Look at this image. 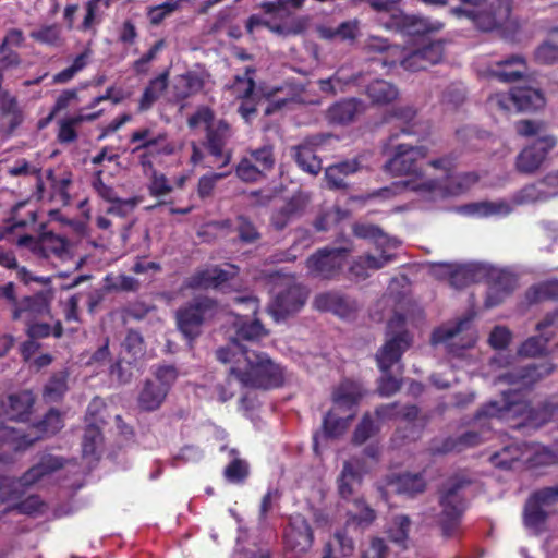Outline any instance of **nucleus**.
<instances>
[{
	"label": "nucleus",
	"instance_id": "f257e3e1",
	"mask_svg": "<svg viewBox=\"0 0 558 558\" xmlns=\"http://www.w3.org/2000/svg\"><path fill=\"white\" fill-rule=\"evenodd\" d=\"M236 337L226 347L217 350V359L221 363H230V377H234L242 386L256 388H276L282 385L284 372L274 363L267 354L248 350L241 340L258 341L267 335L259 322L247 323L242 317L234 322Z\"/></svg>",
	"mask_w": 558,
	"mask_h": 558
},
{
	"label": "nucleus",
	"instance_id": "f03ea898",
	"mask_svg": "<svg viewBox=\"0 0 558 558\" xmlns=\"http://www.w3.org/2000/svg\"><path fill=\"white\" fill-rule=\"evenodd\" d=\"M427 154L428 151L425 146L399 144L393 156L387 161L385 167L391 174L405 177L407 179L369 194L368 198L378 197L387 199L409 190L424 201L426 193L437 192L433 181L434 174L440 166L448 170L449 159L440 158L424 165L420 163L421 160L426 158Z\"/></svg>",
	"mask_w": 558,
	"mask_h": 558
},
{
	"label": "nucleus",
	"instance_id": "7ed1b4c3",
	"mask_svg": "<svg viewBox=\"0 0 558 558\" xmlns=\"http://www.w3.org/2000/svg\"><path fill=\"white\" fill-rule=\"evenodd\" d=\"M495 421L506 422L514 428H539L553 423L558 429V399L550 397L539 408L532 409L520 391L502 392L500 400L488 402L475 416V425L480 427L492 426Z\"/></svg>",
	"mask_w": 558,
	"mask_h": 558
},
{
	"label": "nucleus",
	"instance_id": "20e7f679",
	"mask_svg": "<svg viewBox=\"0 0 558 558\" xmlns=\"http://www.w3.org/2000/svg\"><path fill=\"white\" fill-rule=\"evenodd\" d=\"M558 194V171L548 174L544 181L522 189L512 202L505 199L474 202L461 206L458 211L464 216L475 218L505 217L515 205L534 203L547 199Z\"/></svg>",
	"mask_w": 558,
	"mask_h": 558
},
{
	"label": "nucleus",
	"instance_id": "39448f33",
	"mask_svg": "<svg viewBox=\"0 0 558 558\" xmlns=\"http://www.w3.org/2000/svg\"><path fill=\"white\" fill-rule=\"evenodd\" d=\"M490 462L500 469L522 466L537 468L558 463V442L553 446L511 442L490 457Z\"/></svg>",
	"mask_w": 558,
	"mask_h": 558
},
{
	"label": "nucleus",
	"instance_id": "423d86ee",
	"mask_svg": "<svg viewBox=\"0 0 558 558\" xmlns=\"http://www.w3.org/2000/svg\"><path fill=\"white\" fill-rule=\"evenodd\" d=\"M554 368V364L549 362L539 365L529 364L520 366L517 364L515 357L498 352L490 360L486 376L490 377L495 384L530 387L541 378L549 375Z\"/></svg>",
	"mask_w": 558,
	"mask_h": 558
},
{
	"label": "nucleus",
	"instance_id": "0eeeda50",
	"mask_svg": "<svg viewBox=\"0 0 558 558\" xmlns=\"http://www.w3.org/2000/svg\"><path fill=\"white\" fill-rule=\"evenodd\" d=\"M405 319V317L396 314L389 320V333L396 332V335L386 341L376 355L378 366L383 372L378 386V391L381 396H390L400 387L399 380L390 376L388 371L400 361L402 353L410 347L411 338L409 333L407 331H397V329L404 324Z\"/></svg>",
	"mask_w": 558,
	"mask_h": 558
},
{
	"label": "nucleus",
	"instance_id": "6e6552de",
	"mask_svg": "<svg viewBox=\"0 0 558 558\" xmlns=\"http://www.w3.org/2000/svg\"><path fill=\"white\" fill-rule=\"evenodd\" d=\"M363 396L359 383L345 380L335 390L332 409L324 418V434L327 437H339L347 432L356 414L355 407Z\"/></svg>",
	"mask_w": 558,
	"mask_h": 558
},
{
	"label": "nucleus",
	"instance_id": "1a4fd4ad",
	"mask_svg": "<svg viewBox=\"0 0 558 558\" xmlns=\"http://www.w3.org/2000/svg\"><path fill=\"white\" fill-rule=\"evenodd\" d=\"M51 298V291H46L34 298H26L22 304L14 310V319H21L25 323L29 338H43L50 333L54 337L61 336L62 328L59 322L51 327L45 320V318L50 315L49 304Z\"/></svg>",
	"mask_w": 558,
	"mask_h": 558
},
{
	"label": "nucleus",
	"instance_id": "9d476101",
	"mask_svg": "<svg viewBox=\"0 0 558 558\" xmlns=\"http://www.w3.org/2000/svg\"><path fill=\"white\" fill-rule=\"evenodd\" d=\"M354 233L359 238L374 239L376 248L381 251L380 256L365 255L355 260L350 267V272L357 279L368 277L369 270H377L393 259L392 250L399 245L397 239L389 238L378 228L371 225H356Z\"/></svg>",
	"mask_w": 558,
	"mask_h": 558
},
{
	"label": "nucleus",
	"instance_id": "9b49d317",
	"mask_svg": "<svg viewBox=\"0 0 558 558\" xmlns=\"http://www.w3.org/2000/svg\"><path fill=\"white\" fill-rule=\"evenodd\" d=\"M272 301L269 313L276 322L299 312L305 304L307 291L292 276L276 274L271 277Z\"/></svg>",
	"mask_w": 558,
	"mask_h": 558
},
{
	"label": "nucleus",
	"instance_id": "f8f14e48",
	"mask_svg": "<svg viewBox=\"0 0 558 558\" xmlns=\"http://www.w3.org/2000/svg\"><path fill=\"white\" fill-rule=\"evenodd\" d=\"M460 7L452 8L450 13L458 19L470 20L482 31H493L504 26L510 19L512 0H496L490 11H481L486 0H459Z\"/></svg>",
	"mask_w": 558,
	"mask_h": 558
},
{
	"label": "nucleus",
	"instance_id": "ddd939ff",
	"mask_svg": "<svg viewBox=\"0 0 558 558\" xmlns=\"http://www.w3.org/2000/svg\"><path fill=\"white\" fill-rule=\"evenodd\" d=\"M189 125L192 129L206 130L208 150L215 159L209 167L221 168L230 162L231 154L223 149L230 136L228 124L222 121H215L213 112L207 107H203L189 119Z\"/></svg>",
	"mask_w": 558,
	"mask_h": 558
},
{
	"label": "nucleus",
	"instance_id": "4468645a",
	"mask_svg": "<svg viewBox=\"0 0 558 558\" xmlns=\"http://www.w3.org/2000/svg\"><path fill=\"white\" fill-rule=\"evenodd\" d=\"M434 344H444L452 357H464L465 352L477 341V331L472 326V316L465 315L456 322H449L433 333Z\"/></svg>",
	"mask_w": 558,
	"mask_h": 558
},
{
	"label": "nucleus",
	"instance_id": "2eb2a0df",
	"mask_svg": "<svg viewBox=\"0 0 558 558\" xmlns=\"http://www.w3.org/2000/svg\"><path fill=\"white\" fill-rule=\"evenodd\" d=\"M433 274L440 279H447L457 289L472 282L482 281L485 275L500 276L496 267L484 263L449 264L439 263L433 266Z\"/></svg>",
	"mask_w": 558,
	"mask_h": 558
},
{
	"label": "nucleus",
	"instance_id": "dca6fc26",
	"mask_svg": "<svg viewBox=\"0 0 558 558\" xmlns=\"http://www.w3.org/2000/svg\"><path fill=\"white\" fill-rule=\"evenodd\" d=\"M452 167V161L449 159L448 170H445L444 166L438 168L433 178L437 193H426L424 202L429 203L430 205H436L438 202L447 197L464 193L476 183L477 177L474 173L450 175Z\"/></svg>",
	"mask_w": 558,
	"mask_h": 558
},
{
	"label": "nucleus",
	"instance_id": "f3484780",
	"mask_svg": "<svg viewBox=\"0 0 558 558\" xmlns=\"http://www.w3.org/2000/svg\"><path fill=\"white\" fill-rule=\"evenodd\" d=\"M556 504H558V484L533 493L524 507V526L533 534L541 533L547 519V509Z\"/></svg>",
	"mask_w": 558,
	"mask_h": 558
},
{
	"label": "nucleus",
	"instance_id": "a211bd4d",
	"mask_svg": "<svg viewBox=\"0 0 558 558\" xmlns=\"http://www.w3.org/2000/svg\"><path fill=\"white\" fill-rule=\"evenodd\" d=\"M178 377L173 366H160L155 372V378L148 379L138 396V404L143 410H157L165 401L171 386Z\"/></svg>",
	"mask_w": 558,
	"mask_h": 558
},
{
	"label": "nucleus",
	"instance_id": "6ab92c4d",
	"mask_svg": "<svg viewBox=\"0 0 558 558\" xmlns=\"http://www.w3.org/2000/svg\"><path fill=\"white\" fill-rule=\"evenodd\" d=\"M62 466V460L58 457L47 456L41 462L29 469L19 481L0 480V500L11 502L20 497L19 487L37 483L44 476Z\"/></svg>",
	"mask_w": 558,
	"mask_h": 558
},
{
	"label": "nucleus",
	"instance_id": "aec40b11",
	"mask_svg": "<svg viewBox=\"0 0 558 558\" xmlns=\"http://www.w3.org/2000/svg\"><path fill=\"white\" fill-rule=\"evenodd\" d=\"M216 313V304L207 299H196L193 304L181 308L177 313V323L183 336L192 341L201 333L203 323Z\"/></svg>",
	"mask_w": 558,
	"mask_h": 558
},
{
	"label": "nucleus",
	"instance_id": "412c9836",
	"mask_svg": "<svg viewBox=\"0 0 558 558\" xmlns=\"http://www.w3.org/2000/svg\"><path fill=\"white\" fill-rule=\"evenodd\" d=\"M460 484H453L441 494L438 514V524L445 537H453L460 526L461 515L464 510L463 499L460 495Z\"/></svg>",
	"mask_w": 558,
	"mask_h": 558
},
{
	"label": "nucleus",
	"instance_id": "4be33fe9",
	"mask_svg": "<svg viewBox=\"0 0 558 558\" xmlns=\"http://www.w3.org/2000/svg\"><path fill=\"white\" fill-rule=\"evenodd\" d=\"M442 57L444 41L436 40L409 51L402 48L401 56H395V59L396 64L399 62L404 70L416 72L439 63Z\"/></svg>",
	"mask_w": 558,
	"mask_h": 558
},
{
	"label": "nucleus",
	"instance_id": "5701e85b",
	"mask_svg": "<svg viewBox=\"0 0 558 558\" xmlns=\"http://www.w3.org/2000/svg\"><path fill=\"white\" fill-rule=\"evenodd\" d=\"M16 244L28 247L34 254L46 258L57 257L64 260L70 257L69 242L53 233H45L38 239L29 235H19Z\"/></svg>",
	"mask_w": 558,
	"mask_h": 558
},
{
	"label": "nucleus",
	"instance_id": "b1692460",
	"mask_svg": "<svg viewBox=\"0 0 558 558\" xmlns=\"http://www.w3.org/2000/svg\"><path fill=\"white\" fill-rule=\"evenodd\" d=\"M537 336L527 338L518 348L517 354L522 357H536L546 352L549 340L558 331V310L547 314L536 325Z\"/></svg>",
	"mask_w": 558,
	"mask_h": 558
},
{
	"label": "nucleus",
	"instance_id": "393cba45",
	"mask_svg": "<svg viewBox=\"0 0 558 558\" xmlns=\"http://www.w3.org/2000/svg\"><path fill=\"white\" fill-rule=\"evenodd\" d=\"M348 248H324L307 259V269L315 277L328 279L343 266Z\"/></svg>",
	"mask_w": 558,
	"mask_h": 558
},
{
	"label": "nucleus",
	"instance_id": "a878e982",
	"mask_svg": "<svg viewBox=\"0 0 558 558\" xmlns=\"http://www.w3.org/2000/svg\"><path fill=\"white\" fill-rule=\"evenodd\" d=\"M386 27L393 28L404 35L416 36L438 32L444 27V24L437 20L408 15L398 11L391 15L390 21L386 23Z\"/></svg>",
	"mask_w": 558,
	"mask_h": 558
},
{
	"label": "nucleus",
	"instance_id": "bb28decb",
	"mask_svg": "<svg viewBox=\"0 0 558 558\" xmlns=\"http://www.w3.org/2000/svg\"><path fill=\"white\" fill-rule=\"evenodd\" d=\"M143 354L142 336L136 331H129L122 343L121 360L112 366L111 374L117 375L120 381L126 383L132 376L130 366L142 357Z\"/></svg>",
	"mask_w": 558,
	"mask_h": 558
},
{
	"label": "nucleus",
	"instance_id": "cd10ccee",
	"mask_svg": "<svg viewBox=\"0 0 558 558\" xmlns=\"http://www.w3.org/2000/svg\"><path fill=\"white\" fill-rule=\"evenodd\" d=\"M556 144L557 141L554 136L545 135L537 138L532 145L525 147L517 159L519 171L525 173L536 171Z\"/></svg>",
	"mask_w": 558,
	"mask_h": 558
},
{
	"label": "nucleus",
	"instance_id": "c85d7f7f",
	"mask_svg": "<svg viewBox=\"0 0 558 558\" xmlns=\"http://www.w3.org/2000/svg\"><path fill=\"white\" fill-rule=\"evenodd\" d=\"M313 544V533L307 521L300 514L292 515L284 531L286 548L295 555L306 553Z\"/></svg>",
	"mask_w": 558,
	"mask_h": 558
},
{
	"label": "nucleus",
	"instance_id": "c756f323",
	"mask_svg": "<svg viewBox=\"0 0 558 558\" xmlns=\"http://www.w3.org/2000/svg\"><path fill=\"white\" fill-rule=\"evenodd\" d=\"M105 408V402L100 398H95L87 409V426L83 436L82 451L84 457L96 454L97 448L101 442L100 426L104 420L98 417L99 412Z\"/></svg>",
	"mask_w": 558,
	"mask_h": 558
},
{
	"label": "nucleus",
	"instance_id": "7c9ffc66",
	"mask_svg": "<svg viewBox=\"0 0 558 558\" xmlns=\"http://www.w3.org/2000/svg\"><path fill=\"white\" fill-rule=\"evenodd\" d=\"M500 276L485 275L484 280L488 282V290L485 299L487 308L499 305L513 291L515 278L507 270L496 267Z\"/></svg>",
	"mask_w": 558,
	"mask_h": 558
},
{
	"label": "nucleus",
	"instance_id": "2f4dec72",
	"mask_svg": "<svg viewBox=\"0 0 558 558\" xmlns=\"http://www.w3.org/2000/svg\"><path fill=\"white\" fill-rule=\"evenodd\" d=\"M368 468L360 459L347 461L343 465L338 480L339 494L342 498H349L353 495L356 486L360 485L362 477L368 472Z\"/></svg>",
	"mask_w": 558,
	"mask_h": 558
},
{
	"label": "nucleus",
	"instance_id": "473e14b6",
	"mask_svg": "<svg viewBox=\"0 0 558 558\" xmlns=\"http://www.w3.org/2000/svg\"><path fill=\"white\" fill-rule=\"evenodd\" d=\"M37 438V436L24 434L14 427L0 426V461H7L5 456L9 452L25 449Z\"/></svg>",
	"mask_w": 558,
	"mask_h": 558
},
{
	"label": "nucleus",
	"instance_id": "72a5a7b5",
	"mask_svg": "<svg viewBox=\"0 0 558 558\" xmlns=\"http://www.w3.org/2000/svg\"><path fill=\"white\" fill-rule=\"evenodd\" d=\"M232 271H227L217 267L208 268L196 272L187 281V288L192 289H208L217 288L226 282L230 276L234 275V268L231 267Z\"/></svg>",
	"mask_w": 558,
	"mask_h": 558
},
{
	"label": "nucleus",
	"instance_id": "f704fd0d",
	"mask_svg": "<svg viewBox=\"0 0 558 558\" xmlns=\"http://www.w3.org/2000/svg\"><path fill=\"white\" fill-rule=\"evenodd\" d=\"M525 60L520 56L497 61L489 74L502 82H510L519 78L525 72Z\"/></svg>",
	"mask_w": 558,
	"mask_h": 558
},
{
	"label": "nucleus",
	"instance_id": "c9c22d12",
	"mask_svg": "<svg viewBox=\"0 0 558 558\" xmlns=\"http://www.w3.org/2000/svg\"><path fill=\"white\" fill-rule=\"evenodd\" d=\"M425 487V481L420 474H401L388 480L387 489L389 493L414 495L421 493Z\"/></svg>",
	"mask_w": 558,
	"mask_h": 558
},
{
	"label": "nucleus",
	"instance_id": "e433bc0d",
	"mask_svg": "<svg viewBox=\"0 0 558 558\" xmlns=\"http://www.w3.org/2000/svg\"><path fill=\"white\" fill-rule=\"evenodd\" d=\"M100 116V111L85 113L83 110L77 114L59 121L58 140L60 143H72L76 140V126L86 121H94Z\"/></svg>",
	"mask_w": 558,
	"mask_h": 558
},
{
	"label": "nucleus",
	"instance_id": "4c0bfd02",
	"mask_svg": "<svg viewBox=\"0 0 558 558\" xmlns=\"http://www.w3.org/2000/svg\"><path fill=\"white\" fill-rule=\"evenodd\" d=\"M34 403V396L31 391H22L9 398V408L0 405V414L5 413L11 420L24 421Z\"/></svg>",
	"mask_w": 558,
	"mask_h": 558
},
{
	"label": "nucleus",
	"instance_id": "58836bf2",
	"mask_svg": "<svg viewBox=\"0 0 558 558\" xmlns=\"http://www.w3.org/2000/svg\"><path fill=\"white\" fill-rule=\"evenodd\" d=\"M545 105L543 94L531 87L514 88V106L515 112L537 110Z\"/></svg>",
	"mask_w": 558,
	"mask_h": 558
},
{
	"label": "nucleus",
	"instance_id": "ea45409f",
	"mask_svg": "<svg viewBox=\"0 0 558 558\" xmlns=\"http://www.w3.org/2000/svg\"><path fill=\"white\" fill-rule=\"evenodd\" d=\"M362 109V102L356 99L342 100L330 107L328 110V119L332 123L344 124L352 121Z\"/></svg>",
	"mask_w": 558,
	"mask_h": 558
},
{
	"label": "nucleus",
	"instance_id": "a19ab883",
	"mask_svg": "<svg viewBox=\"0 0 558 558\" xmlns=\"http://www.w3.org/2000/svg\"><path fill=\"white\" fill-rule=\"evenodd\" d=\"M205 75L199 72H187L175 78L177 95L181 98L187 97L190 94L201 90L204 86Z\"/></svg>",
	"mask_w": 558,
	"mask_h": 558
},
{
	"label": "nucleus",
	"instance_id": "79ce46f5",
	"mask_svg": "<svg viewBox=\"0 0 558 558\" xmlns=\"http://www.w3.org/2000/svg\"><path fill=\"white\" fill-rule=\"evenodd\" d=\"M298 165L311 174H317L322 169V161L316 156L313 144H303L295 149Z\"/></svg>",
	"mask_w": 558,
	"mask_h": 558
},
{
	"label": "nucleus",
	"instance_id": "37998d69",
	"mask_svg": "<svg viewBox=\"0 0 558 558\" xmlns=\"http://www.w3.org/2000/svg\"><path fill=\"white\" fill-rule=\"evenodd\" d=\"M348 525H356L357 527H366L375 520V512L365 506L362 499H354L352 507L348 510Z\"/></svg>",
	"mask_w": 558,
	"mask_h": 558
},
{
	"label": "nucleus",
	"instance_id": "c03bdc74",
	"mask_svg": "<svg viewBox=\"0 0 558 558\" xmlns=\"http://www.w3.org/2000/svg\"><path fill=\"white\" fill-rule=\"evenodd\" d=\"M369 51L386 52V56L379 60L383 66H393L396 64L395 56H401L400 46H388L386 40L380 37H369L366 44Z\"/></svg>",
	"mask_w": 558,
	"mask_h": 558
},
{
	"label": "nucleus",
	"instance_id": "a18cd8bd",
	"mask_svg": "<svg viewBox=\"0 0 558 558\" xmlns=\"http://www.w3.org/2000/svg\"><path fill=\"white\" fill-rule=\"evenodd\" d=\"M314 306L319 311H330L340 316L345 314V300L336 292L318 294L314 300Z\"/></svg>",
	"mask_w": 558,
	"mask_h": 558
},
{
	"label": "nucleus",
	"instance_id": "49530a36",
	"mask_svg": "<svg viewBox=\"0 0 558 558\" xmlns=\"http://www.w3.org/2000/svg\"><path fill=\"white\" fill-rule=\"evenodd\" d=\"M367 94L373 101L381 104L393 100L398 96V90L392 84L377 80L368 85Z\"/></svg>",
	"mask_w": 558,
	"mask_h": 558
},
{
	"label": "nucleus",
	"instance_id": "de8ad7c7",
	"mask_svg": "<svg viewBox=\"0 0 558 558\" xmlns=\"http://www.w3.org/2000/svg\"><path fill=\"white\" fill-rule=\"evenodd\" d=\"M163 133L155 134L150 129L144 128L132 133L130 142L136 144L134 151L147 149L149 153L162 141Z\"/></svg>",
	"mask_w": 558,
	"mask_h": 558
},
{
	"label": "nucleus",
	"instance_id": "09e8293b",
	"mask_svg": "<svg viewBox=\"0 0 558 558\" xmlns=\"http://www.w3.org/2000/svg\"><path fill=\"white\" fill-rule=\"evenodd\" d=\"M488 109L492 112L508 114L515 112L514 88L508 93H495L487 100Z\"/></svg>",
	"mask_w": 558,
	"mask_h": 558
},
{
	"label": "nucleus",
	"instance_id": "8fccbe9b",
	"mask_svg": "<svg viewBox=\"0 0 558 558\" xmlns=\"http://www.w3.org/2000/svg\"><path fill=\"white\" fill-rule=\"evenodd\" d=\"M558 296V281H546L537 286L532 287L526 292V299L529 302H538L546 299H554Z\"/></svg>",
	"mask_w": 558,
	"mask_h": 558
},
{
	"label": "nucleus",
	"instance_id": "3c124183",
	"mask_svg": "<svg viewBox=\"0 0 558 558\" xmlns=\"http://www.w3.org/2000/svg\"><path fill=\"white\" fill-rule=\"evenodd\" d=\"M110 0H89L86 3V14L82 23L84 29H89L98 24L105 9L109 7Z\"/></svg>",
	"mask_w": 558,
	"mask_h": 558
},
{
	"label": "nucleus",
	"instance_id": "603ef678",
	"mask_svg": "<svg viewBox=\"0 0 558 558\" xmlns=\"http://www.w3.org/2000/svg\"><path fill=\"white\" fill-rule=\"evenodd\" d=\"M485 439L475 430H469L457 439H450L445 444V451H461L481 444Z\"/></svg>",
	"mask_w": 558,
	"mask_h": 558
},
{
	"label": "nucleus",
	"instance_id": "864d4df0",
	"mask_svg": "<svg viewBox=\"0 0 558 558\" xmlns=\"http://www.w3.org/2000/svg\"><path fill=\"white\" fill-rule=\"evenodd\" d=\"M536 59L542 63H553L558 60V29L550 34L535 53Z\"/></svg>",
	"mask_w": 558,
	"mask_h": 558
},
{
	"label": "nucleus",
	"instance_id": "5fc2aeb1",
	"mask_svg": "<svg viewBox=\"0 0 558 558\" xmlns=\"http://www.w3.org/2000/svg\"><path fill=\"white\" fill-rule=\"evenodd\" d=\"M230 454L233 457V460L226 466L225 476L229 482L238 483L247 476L248 466L244 460L236 457L234 450H231Z\"/></svg>",
	"mask_w": 558,
	"mask_h": 558
},
{
	"label": "nucleus",
	"instance_id": "6e6d98bb",
	"mask_svg": "<svg viewBox=\"0 0 558 558\" xmlns=\"http://www.w3.org/2000/svg\"><path fill=\"white\" fill-rule=\"evenodd\" d=\"M66 391L65 375L60 373L54 375L44 389V398L48 402L58 401Z\"/></svg>",
	"mask_w": 558,
	"mask_h": 558
},
{
	"label": "nucleus",
	"instance_id": "4d7b16f0",
	"mask_svg": "<svg viewBox=\"0 0 558 558\" xmlns=\"http://www.w3.org/2000/svg\"><path fill=\"white\" fill-rule=\"evenodd\" d=\"M359 34L360 26L356 20L343 22L336 29H322V35L327 38L354 39Z\"/></svg>",
	"mask_w": 558,
	"mask_h": 558
},
{
	"label": "nucleus",
	"instance_id": "13d9d810",
	"mask_svg": "<svg viewBox=\"0 0 558 558\" xmlns=\"http://www.w3.org/2000/svg\"><path fill=\"white\" fill-rule=\"evenodd\" d=\"M409 526L410 521L407 517H396L388 529L390 539L399 545H403L408 538Z\"/></svg>",
	"mask_w": 558,
	"mask_h": 558
},
{
	"label": "nucleus",
	"instance_id": "bf43d9fd",
	"mask_svg": "<svg viewBox=\"0 0 558 558\" xmlns=\"http://www.w3.org/2000/svg\"><path fill=\"white\" fill-rule=\"evenodd\" d=\"M0 107L4 113L12 116L15 124L22 121V111L16 97L5 89L0 93Z\"/></svg>",
	"mask_w": 558,
	"mask_h": 558
},
{
	"label": "nucleus",
	"instance_id": "052dcab7",
	"mask_svg": "<svg viewBox=\"0 0 558 558\" xmlns=\"http://www.w3.org/2000/svg\"><path fill=\"white\" fill-rule=\"evenodd\" d=\"M236 174L242 181L255 182L260 179L263 171L251 158L245 157L240 161L236 168Z\"/></svg>",
	"mask_w": 558,
	"mask_h": 558
},
{
	"label": "nucleus",
	"instance_id": "680f3d73",
	"mask_svg": "<svg viewBox=\"0 0 558 558\" xmlns=\"http://www.w3.org/2000/svg\"><path fill=\"white\" fill-rule=\"evenodd\" d=\"M31 37L41 44L56 45L61 38V28L58 25L43 26L33 31Z\"/></svg>",
	"mask_w": 558,
	"mask_h": 558
},
{
	"label": "nucleus",
	"instance_id": "e2e57ef3",
	"mask_svg": "<svg viewBox=\"0 0 558 558\" xmlns=\"http://www.w3.org/2000/svg\"><path fill=\"white\" fill-rule=\"evenodd\" d=\"M148 189L151 195L159 197L165 196L172 192L173 185H171V183L163 173L153 171Z\"/></svg>",
	"mask_w": 558,
	"mask_h": 558
},
{
	"label": "nucleus",
	"instance_id": "0e129e2a",
	"mask_svg": "<svg viewBox=\"0 0 558 558\" xmlns=\"http://www.w3.org/2000/svg\"><path fill=\"white\" fill-rule=\"evenodd\" d=\"M512 332L505 326H496L490 331L488 337V343L495 350H504L512 340Z\"/></svg>",
	"mask_w": 558,
	"mask_h": 558
},
{
	"label": "nucleus",
	"instance_id": "69168bd1",
	"mask_svg": "<svg viewBox=\"0 0 558 558\" xmlns=\"http://www.w3.org/2000/svg\"><path fill=\"white\" fill-rule=\"evenodd\" d=\"M229 90L236 98H250L253 95L254 81L247 74L244 76H236L234 83L229 87Z\"/></svg>",
	"mask_w": 558,
	"mask_h": 558
},
{
	"label": "nucleus",
	"instance_id": "338daca9",
	"mask_svg": "<svg viewBox=\"0 0 558 558\" xmlns=\"http://www.w3.org/2000/svg\"><path fill=\"white\" fill-rule=\"evenodd\" d=\"M299 210V199L293 198L291 202L286 204L281 210L274 214L271 220L277 229H282L293 215Z\"/></svg>",
	"mask_w": 558,
	"mask_h": 558
},
{
	"label": "nucleus",
	"instance_id": "774afa93",
	"mask_svg": "<svg viewBox=\"0 0 558 558\" xmlns=\"http://www.w3.org/2000/svg\"><path fill=\"white\" fill-rule=\"evenodd\" d=\"M181 0L167 1L162 4L150 8L148 12L149 21L153 24H159L162 20L179 9Z\"/></svg>",
	"mask_w": 558,
	"mask_h": 558
}]
</instances>
